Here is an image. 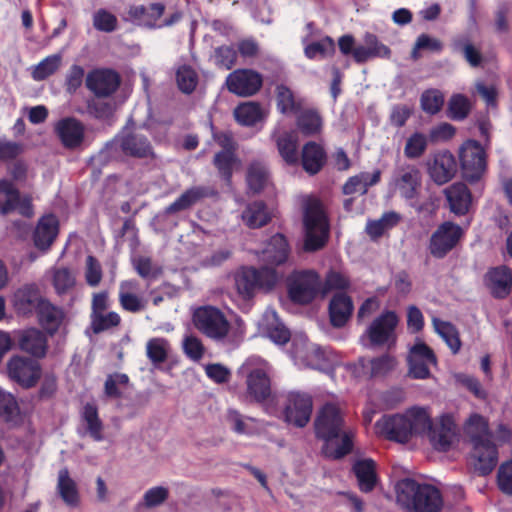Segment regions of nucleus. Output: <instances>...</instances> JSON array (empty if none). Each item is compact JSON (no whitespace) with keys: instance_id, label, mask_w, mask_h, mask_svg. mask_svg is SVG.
Instances as JSON below:
<instances>
[{"instance_id":"1","label":"nucleus","mask_w":512,"mask_h":512,"mask_svg":"<svg viewBox=\"0 0 512 512\" xmlns=\"http://www.w3.org/2000/svg\"><path fill=\"white\" fill-rule=\"evenodd\" d=\"M376 432L389 440L408 442L413 436L426 435L438 451H447L455 437V424L449 415L435 421L423 408H412L405 414L385 415L375 424Z\"/></svg>"},{"instance_id":"2","label":"nucleus","mask_w":512,"mask_h":512,"mask_svg":"<svg viewBox=\"0 0 512 512\" xmlns=\"http://www.w3.org/2000/svg\"><path fill=\"white\" fill-rule=\"evenodd\" d=\"M316 436L325 443L324 455L331 459H340L352 450L354 433L346 428L340 410L333 404L325 405L315 420Z\"/></svg>"},{"instance_id":"3","label":"nucleus","mask_w":512,"mask_h":512,"mask_svg":"<svg viewBox=\"0 0 512 512\" xmlns=\"http://www.w3.org/2000/svg\"><path fill=\"white\" fill-rule=\"evenodd\" d=\"M466 433L473 445L471 464L474 471L481 476L488 475L495 468L498 455L485 418L478 414L472 415L466 423Z\"/></svg>"},{"instance_id":"4","label":"nucleus","mask_w":512,"mask_h":512,"mask_svg":"<svg viewBox=\"0 0 512 512\" xmlns=\"http://www.w3.org/2000/svg\"><path fill=\"white\" fill-rule=\"evenodd\" d=\"M486 152L476 140H467L459 148L462 177L470 184L478 182L487 168Z\"/></svg>"},{"instance_id":"5","label":"nucleus","mask_w":512,"mask_h":512,"mask_svg":"<svg viewBox=\"0 0 512 512\" xmlns=\"http://www.w3.org/2000/svg\"><path fill=\"white\" fill-rule=\"evenodd\" d=\"M193 323L201 333L215 341H223L231 328L223 312L212 306L196 309L193 314Z\"/></svg>"},{"instance_id":"6","label":"nucleus","mask_w":512,"mask_h":512,"mask_svg":"<svg viewBox=\"0 0 512 512\" xmlns=\"http://www.w3.org/2000/svg\"><path fill=\"white\" fill-rule=\"evenodd\" d=\"M275 269L262 267L255 269L253 267L242 268L235 276V285L239 294L244 298L253 295L256 289H271L277 282Z\"/></svg>"},{"instance_id":"7","label":"nucleus","mask_w":512,"mask_h":512,"mask_svg":"<svg viewBox=\"0 0 512 512\" xmlns=\"http://www.w3.org/2000/svg\"><path fill=\"white\" fill-rule=\"evenodd\" d=\"M399 317L394 311H385L376 317L367 327L362 340H368L369 346L390 348L396 342V327Z\"/></svg>"},{"instance_id":"8","label":"nucleus","mask_w":512,"mask_h":512,"mask_svg":"<svg viewBox=\"0 0 512 512\" xmlns=\"http://www.w3.org/2000/svg\"><path fill=\"white\" fill-rule=\"evenodd\" d=\"M319 287V275L313 270L294 272L288 280L289 297L298 304L310 303L316 297Z\"/></svg>"},{"instance_id":"9","label":"nucleus","mask_w":512,"mask_h":512,"mask_svg":"<svg viewBox=\"0 0 512 512\" xmlns=\"http://www.w3.org/2000/svg\"><path fill=\"white\" fill-rule=\"evenodd\" d=\"M17 211L21 216L31 219L34 216L32 198L28 195L21 197L19 190L12 181L0 180V214L7 215Z\"/></svg>"},{"instance_id":"10","label":"nucleus","mask_w":512,"mask_h":512,"mask_svg":"<svg viewBox=\"0 0 512 512\" xmlns=\"http://www.w3.org/2000/svg\"><path fill=\"white\" fill-rule=\"evenodd\" d=\"M114 141L125 156L136 159L155 158L153 146L143 134L124 128Z\"/></svg>"},{"instance_id":"11","label":"nucleus","mask_w":512,"mask_h":512,"mask_svg":"<svg viewBox=\"0 0 512 512\" xmlns=\"http://www.w3.org/2000/svg\"><path fill=\"white\" fill-rule=\"evenodd\" d=\"M121 84L119 73L111 68H95L88 72L85 78L87 89L96 98L112 96Z\"/></svg>"},{"instance_id":"12","label":"nucleus","mask_w":512,"mask_h":512,"mask_svg":"<svg viewBox=\"0 0 512 512\" xmlns=\"http://www.w3.org/2000/svg\"><path fill=\"white\" fill-rule=\"evenodd\" d=\"M225 83L229 92L240 97H250L262 88L263 77L253 69L242 68L231 72Z\"/></svg>"},{"instance_id":"13","label":"nucleus","mask_w":512,"mask_h":512,"mask_svg":"<svg viewBox=\"0 0 512 512\" xmlns=\"http://www.w3.org/2000/svg\"><path fill=\"white\" fill-rule=\"evenodd\" d=\"M422 177L419 168L414 164H404L395 169L392 184L400 196L406 200H414L421 189Z\"/></svg>"},{"instance_id":"14","label":"nucleus","mask_w":512,"mask_h":512,"mask_svg":"<svg viewBox=\"0 0 512 512\" xmlns=\"http://www.w3.org/2000/svg\"><path fill=\"white\" fill-rule=\"evenodd\" d=\"M7 371L10 379L24 388L35 386L41 376V368L37 361L20 356L9 360Z\"/></svg>"},{"instance_id":"15","label":"nucleus","mask_w":512,"mask_h":512,"mask_svg":"<svg viewBox=\"0 0 512 512\" xmlns=\"http://www.w3.org/2000/svg\"><path fill=\"white\" fill-rule=\"evenodd\" d=\"M312 406L309 395L290 393L284 410L285 421L299 428L306 426L311 417Z\"/></svg>"},{"instance_id":"16","label":"nucleus","mask_w":512,"mask_h":512,"mask_svg":"<svg viewBox=\"0 0 512 512\" xmlns=\"http://www.w3.org/2000/svg\"><path fill=\"white\" fill-rule=\"evenodd\" d=\"M436 363L433 351L419 341L410 348L408 355L409 375L414 379H426L430 376L429 365Z\"/></svg>"},{"instance_id":"17","label":"nucleus","mask_w":512,"mask_h":512,"mask_svg":"<svg viewBox=\"0 0 512 512\" xmlns=\"http://www.w3.org/2000/svg\"><path fill=\"white\" fill-rule=\"evenodd\" d=\"M463 234L461 226H439L430 238V253L436 258H443L456 246Z\"/></svg>"},{"instance_id":"18","label":"nucleus","mask_w":512,"mask_h":512,"mask_svg":"<svg viewBox=\"0 0 512 512\" xmlns=\"http://www.w3.org/2000/svg\"><path fill=\"white\" fill-rule=\"evenodd\" d=\"M55 133L63 147L74 150L80 147L84 141L85 126L75 117H66L56 123Z\"/></svg>"},{"instance_id":"19","label":"nucleus","mask_w":512,"mask_h":512,"mask_svg":"<svg viewBox=\"0 0 512 512\" xmlns=\"http://www.w3.org/2000/svg\"><path fill=\"white\" fill-rule=\"evenodd\" d=\"M456 172V159L448 150L435 153L432 162L428 165V174L438 185L448 183L455 176Z\"/></svg>"},{"instance_id":"20","label":"nucleus","mask_w":512,"mask_h":512,"mask_svg":"<svg viewBox=\"0 0 512 512\" xmlns=\"http://www.w3.org/2000/svg\"><path fill=\"white\" fill-rule=\"evenodd\" d=\"M423 484L411 478L397 482L395 487L396 503L404 512H418Z\"/></svg>"},{"instance_id":"21","label":"nucleus","mask_w":512,"mask_h":512,"mask_svg":"<svg viewBox=\"0 0 512 512\" xmlns=\"http://www.w3.org/2000/svg\"><path fill=\"white\" fill-rule=\"evenodd\" d=\"M44 300L35 284H27L15 292L13 304L17 313L31 315L37 312Z\"/></svg>"},{"instance_id":"22","label":"nucleus","mask_w":512,"mask_h":512,"mask_svg":"<svg viewBox=\"0 0 512 512\" xmlns=\"http://www.w3.org/2000/svg\"><path fill=\"white\" fill-rule=\"evenodd\" d=\"M259 329L264 336L278 345H283L290 339V332L272 309H267L264 312L259 322Z\"/></svg>"},{"instance_id":"23","label":"nucleus","mask_w":512,"mask_h":512,"mask_svg":"<svg viewBox=\"0 0 512 512\" xmlns=\"http://www.w3.org/2000/svg\"><path fill=\"white\" fill-rule=\"evenodd\" d=\"M327 162V153L323 146L314 141L305 143L301 151V165L309 175L318 174Z\"/></svg>"},{"instance_id":"24","label":"nucleus","mask_w":512,"mask_h":512,"mask_svg":"<svg viewBox=\"0 0 512 512\" xmlns=\"http://www.w3.org/2000/svg\"><path fill=\"white\" fill-rule=\"evenodd\" d=\"M450 210L456 215H465L469 212L472 203V194L466 184L456 182L444 190Z\"/></svg>"},{"instance_id":"25","label":"nucleus","mask_w":512,"mask_h":512,"mask_svg":"<svg viewBox=\"0 0 512 512\" xmlns=\"http://www.w3.org/2000/svg\"><path fill=\"white\" fill-rule=\"evenodd\" d=\"M381 170L376 169L372 173L360 172L349 177L342 187L344 195H364L371 186L378 184L381 180Z\"/></svg>"},{"instance_id":"26","label":"nucleus","mask_w":512,"mask_h":512,"mask_svg":"<svg viewBox=\"0 0 512 512\" xmlns=\"http://www.w3.org/2000/svg\"><path fill=\"white\" fill-rule=\"evenodd\" d=\"M486 281L495 297L504 298L512 287V272L506 266L493 268L486 274Z\"/></svg>"},{"instance_id":"27","label":"nucleus","mask_w":512,"mask_h":512,"mask_svg":"<svg viewBox=\"0 0 512 512\" xmlns=\"http://www.w3.org/2000/svg\"><path fill=\"white\" fill-rule=\"evenodd\" d=\"M247 389L256 401L266 400L271 395V381L265 369L257 368L247 376Z\"/></svg>"},{"instance_id":"28","label":"nucleus","mask_w":512,"mask_h":512,"mask_svg":"<svg viewBox=\"0 0 512 512\" xmlns=\"http://www.w3.org/2000/svg\"><path fill=\"white\" fill-rule=\"evenodd\" d=\"M213 191L206 186H193L185 190L167 208L168 213H176L187 210L204 198L210 197Z\"/></svg>"},{"instance_id":"29","label":"nucleus","mask_w":512,"mask_h":512,"mask_svg":"<svg viewBox=\"0 0 512 512\" xmlns=\"http://www.w3.org/2000/svg\"><path fill=\"white\" fill-rule=\"evenodd\" d=\"M290 253L287 240L282 234L272 236L262 251V259L271 265H280L286 262Z\"/></svg>"},{"instance_id":"30","label":"nucleus","mask_w":512,"mask_h":512,"mask_svg":"<svg viewBox=\"0 0 512 512\" xmlns=\"http://www.w3.org/2000/svg\"><path fill=\"white\" fill-rule=\"evenodd\" d=\"M353 311V303L344 293L336 294L330 301L329 314L331 324L340 328L346 324Z\"/></svg>"},{"instance_id":"31","label":"nucleus","mask_w":512,"mask_h":512,"mask_svg":"<svg viewBox=\"0 0 512 512\" xmlns=\"http://www.w3.org/2000/svg\"><path fill=\"white\" fill-rule=\"evenodd\" d=\"M329 234V226H304L302 250L312 253L324 248L329 239Z\"/></svg>"},{"instance_id":"32","label":"nucleus","mask_w":512,"mask_h":512,"mask_svg":"<svg viewBox=\"0 0 512 512\" xmlns=\"http://www.w3.org/2000/svg\"><path fill=\"white\" fill-rule=\"evenodd\" d=\"M353 471L359 489L365 493L371 492L377 483L376 463L372 459L359 460L354 464Z\"/></svg>"},{"instance_id":"33","label":"nucleus","mask_w":512,"mask_h":512,"mask_svg":"<svg viewBox=\"0 0 512 512\" xmlns=\"http://www.w3.org/2000/svg\"><path fill=\"white\" fill-rule=\"evenodd\" d=\"M137 288L135 281H124L120 284L119 303L128 312L137 313L146 308V301L133 293Z\"/></svg>"},{"instance_id":"34","label":"nucleus","mask_w":512,"mask_h":512,"mask_svg":"<svg viewBox=\"0 0 512 512\" xmlns=\"http://www.w3.org/2000/svg\"><path fill=\"white\" fill-rule=\"evenodd\" d=\"M19 345L23 351L35 357H43L46 354L47 339L41 331L29 329L22 333Z\"/></svg>"},{"instance_id":"35","label":"nucleus","mask_w":512,"mask_h":512,"mask_svg":"<svg viewBox=\"0 0 512 512\" xmlns=\"http://www.w3.org/2000/svg\"><path fill=\"white\" fill-rule=\"evenodd\" d=\"M57 492L66 505L76 507L79 504L80 497L77 484L70 477L67 468L58 472Z\"/></svg>"},{"instance_id":"36","label":"nucleus","mask_w":512,"mask_h":512,"mask_svg":"<svg viewBox=\"0 0 512 512\" xmlns=\"http://www.w3.org/2000/svg\"><path fill=\"white\" fill-rule=\"evenodd\" d=\"M36 313L40 324L50 334L57 331L64 317L62 310L47 299L42 302Z\"/></svg>"},{"instance_id":"37","label":"nucleus","mask_w":512,"mask_h":512,"mask_svg":"<svg viewBox=\"0 0 512 512\" xmlns=\"http://www.w3.org/2000/svg\"><path fill=\"white\" fill-rule=\"evenodd\" d=\"M429 138L422 131L412 132L405 141L403 154L408 160H418L422 158L429 146Z\"/></svg>"},{"instance_id":"38","label":"nucleus","mask_w":512,"mask_h":512,"mask_svg":"<svg viewBox=\"0 0 512 512\" xmlns=\"http://www.w3.org/2000/svg\"><path fill=\"white\" fill-rule=\"evenodd\" d=\"M280 156L288 165H296L299 161L298 137L293 131L282 133L276 140Z\"/></svg>"},{"instance_id":"39","label":"nucleus","mask_w":512,"mask_h":512,"mask_svg":"<svg viewBox=\"0 0 512 512\" xmlns=\"http://www.w3.org/2000/svg\"><path fill=\"white\" fill-rule=\"evenodd\" d=\"M296 125L302 135L311 137L321 133L323 121L318 111L306 109L297 116Z\"/></svg>"},{"instance_id":"40","label":"nucleus","mask_w":512,"mask_h":512,"mask_svg":"<svg viewBox=\"0 0 512 512\" xmlns=\"http://www.w3.org/2000/svg\"><path fill=\"white\" fill-rule=\"evenodd\" d=\"M238 159L234 151L221 150L214 155L213 165L226 183H231L233 169Z\"/></svg>"},{"instance_id":"41","label":"nucleus","mask_w":512,"mask_h":512,"mask_svg":"<svg viewBox=\"0 0 512 512\" xmlns=\"http://www.w3.org/2000/svg\"><path fill=\"white\" fill-rule=\"evenodd\" d=\"M246 181L253 193H260L269 182L267 167L259 162L251 163L247 169Z\"/></svg>"},{"instance_id":"42","label":"nucleus","mask_w":512,"mask_h":512,"mask_svg":"<svg viewBox=\"0 0 512 512\" xmlns=\"http://www.w3.org/2000/svg\"><path fill=\"white\" fill-rule=\"evenodd\" d=\"M234 116L239 124L253 126L262 119L263 113L259 103L247 102L235 108Z\"/></svg>"},{"instance_id":"43","label":"nucleus","mask_w":512,"mask_h":512,"mask_svg":"<svg viewBox=\"0 0 512 512\" xmlns=\"http://www.w3.org/2000/svg\"><path fill=\"white\" fill-rule=\"evenodd\" d=\"M421 501L418 512H440L443 507V499L440 491L433 485L423 484Z\"/></svg>"},{"instance_id":"44","label":"nucleus","mask_w":512,"mask_h":512,"mask_svg":"<svg viewBox=\"0 0 512 512\" xmlns=\"http://www.w3.org/2000/svg\"><path fill=\"white\" fill-rule=\"evenodd\" d=\"M335 51V42L330 36H325L319 41L311 42L304 48V54L310 60L332 57Z\"/></svg>"},{"instance_id":"45","label":"nucleus","mask_w":512,"mask_h":512,"mask_svg":"<svg viewBox=\"0 0 512 512\" xmlns=\"http://www.w3.org/2000/svg\"><path fill=\"white\" fill-rule=\"evenodd\" d=\"M302 224H328L321 201L315 197H308L303 205Z\"/></svg>"},{"instance_id":"46","label":"nucleus","mask_w":512,"mask_h":512,"mask_svg":"<svg viewBox=\"0 0 512 512\" xmlns=\"http://www.w3.org/2000/svg\"><path fill=\"white\" fill-rule=\"evenodd\" d=\"M444 103V93L436 88L426 89L420 96L421 109L428 115L438 114L442 110Z\"/></svg>"},{"instance_id":"47","label":"nucleus","mask_w":512,"mask_h":512,"mask_svg":"<svg viewBox=\"0 0 512 512\" xmlns=\"http://www.w3.org/2000/svg\"><path fill=\"white\" fill-rule=\"evenodd\" d=\"M432 322L435 331L446 342L452 352L454 354L457 353L460 350L461 341L455 326L450 322L442 321L438 318H433Z\"/></svg>"},{"instance_id":"48","label":"nucleus","mask_w":512,"mask_h":512,"mask_svg":"<svg viewBox=\"0 0 512 512\" xmlns=\"http://www.w3.org/2000/svg\"><path fill=\"white\" fill-rule=\"evenodd\" d=\"M471 104L467 96L463 94H453L447 107V116L454 121H462L469 115Z\"/></svg>"},{"instance_id":"49","label":"nucleus","mask_w":512,"mask_h":512,"mask_svg":"<svg viewBox=\"0 0 512 512\" xmlns=\"http://www.w3.org/2000/svg\"><path fill=\"white\" fill-rule=\"evenodd\" d=\"M87 113L103 122L111 124L115 113V105L111 102L98 99H90L87 101Z\"/></svg>"},{"instance_id":"50","label":"nucleus","mask_w":512,"mask_h":512,"mask_svg":"<svg viewBox=\"0 0 512 512\" xmlns=\"http://www.w3.org/2000/svg\"><path fill=\"white\" fill-rule=\"evenodd\" d=\"M242 219L247 221V224H269L271 214L263 201H255L245 208Z\"/></svg>"},{"instance_id":"51","label":"nucleus","mask_w":512,"mask_h":512,"mask_svg":"<svg viewBox=\"0 0 512 512\" xmlns=\"http://www.w3.org/2000/svg\"><path fill=\"white\" fill-rule=\"evenodd\" d=\"M82 418L86 425L87 433L95 440L103 439V425L98 417L97 408L92 404H86L83 409Z\"/></svg>"},{"instance_id":"52","label":"nucleus","mask_w":512,"mask_h":512,"mask_svg":"<svg viewBox=\"0 0 512 512\" xmlns=\"http://www.w3.org/2000/svg\"><path fill=\"white\" fill-rule=\"evenodd\" d=\"M60 54L49 55L40 61L32 71V77L36 81H42L53 75L61 66Z\"/></svg>"},{"instance_id":"53","label":"nucleus","mask_w":512,"mask_h":512,"mask_svg":"<svg viewBox=\"0 0 512 512\" xmlns=\"http://www.w3.org/2000/svg\"><path fill=\"white\" fill-rule=\"evenodd\" d=\"M455 52H462L465 60L472 66L478 67L482 62L481 52L467 38H457L451 43Z\"/></svg>"},{"instance_id":"54","label":"nucleus","mask_w":512,"mask_h":512,"mask_svg":"<svg viewBox=\"0 0 512 512\" xmlns=\"http://www.w3.org/2000/svg\"><path fill=\"white\" fill-rule=\"evenodd\" d=\"M176 81L178 88L186 94L192 93L198 83V75L196 71L188 66L182 65L177 69Z\"/></svg>"},{"instance_id":"55","label":"nucleus","mask_w":512,"mask_h":512,"mask_svg":"<svg viewBox=\"0 0 512 512\" xmlns=\"http://www.w3.org/2000/svg\"><path fill=\"white\" fill-rule=\"evenodd\" d=\"M276 100L277 108L283 114L296 112L299 108L293 92L283 84L276 87Z\"/></svg>"},{"instance_id":"56","label":"nucleus","mask_w":512,"mask_h":512,"mask_svg":"<svg viewBox=\"0 0 512 512\" xmlns=\"http://www.w3.org/2000/svg\"><path fill=\"white\" fill-rule=\"evenodd\" d=\"M53 285L58 294L67 293L75 285V276L66 267L57 268L53 274Z\"/></svg>"},{"instance_id":"57","label":"nucleus","mask_w":512,"mask_h":512,"mask_svg":"<svg viewBox=\"0 0 512 512\" xmlns=\"http://www.w3.org/2000/svg\"><path fill=\"white\" fill-rule=\"evenodd\" d=\"M93 26L96 30L111 33L118 26L117 17L106 9H99L93 15Z\"/></svg>"},{"instance_id":"58","label":"nucleus","mask_w":512,"mask_h":512,"mask_svg":"<svg viewBox=\"0 0 512 512\" xmlns=\"http://www.w3.org/2000/svg\"><path fill=\"white\" fill-rule=\"evenodd\" d=\"M58 235V226H35L34 244L41 250H46Z\"/></svg>"},{"instance_id":"59","label":"nucleus","mask_w":512,"mask_h":512,"mask_svg":"<svg viewBox=\"0 0 512 512\" xmlns=\"http://www.w3.org/2000/svg\"><path fill=\"white\" fill-rule=\"evenodd\" d=\"M168 343L162 338H153L147 342V357L154 363H163L167 359Z\"/></svg>"},{"instance_id":"60","label":"nucleus","mask_w":512,"mask_h":512,"mask_svg":"<svg viewBox=\"0 0 512 512\" xmlns=\"http://www.w3.org/2000/svg\"><path fill=\"white\" fill-rule=\"evenodd\" d=\"M120 316L116 312H108L96 315L91 318V328L94 333L98 334L120 324Z\"/></svg>"},{"instance_id":"61","label":"nucleus","mask_w":512,"mask_h":512,"mask_svg":"<svg viewBox=\"0 0 512 512\" xmlns=\"http://www.w3.org/2000/svg\"><path fill=\"white\" fill-rule=\"evenodd\" d=\"M371 376H384L395 369L397 361L395 357L385 354L370 361Z\"/></svg>"},{"instance_id":"62","label":"nucleus","mask_w":512,"mask_h":512,"mask_svg":"<svg viewBox=\"0 0 512 512\" xmlns=\"http://www.w3.org/2000/svg\"><path fill=\"white\" fill-rule=\"evenodd\" d=\"M443 49L442 42L437 39L429 36L428 34H420L414 44L411 55L412 58L417 59L419 57L418 51L420 50H429L432 52H440Z\"/></svg>"},{"instance_id":"63","label":"nucleus","mask_w":512,"mask_h":512,"mask_svg":"<svg viewBox=\"0 0 512 512\" xmlns=\"http://www.w3.org/2000/svg\"><path fill=\"white\" fill-rule=\"evenodd\" d=\"M456 128L447 122L439 123L429 130L427 134L430 143L445 142L454 137Z\"/></svg>"},{"instance_id":"64","label":"nucleus","mask_w":512,"mask_h":512,"mask_svg":"<svg viewBox=\"0 0 512 512\" xmlns=\"http://www.w3.org/2000/svg\"><path fill=\"white\" fill-rule=\"evenodd\" d=\"M497 482L499 489L503 493L512 495V460L500 465L497 473Z\"/></svg>"}]
</instances>
